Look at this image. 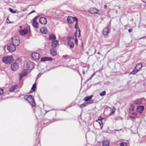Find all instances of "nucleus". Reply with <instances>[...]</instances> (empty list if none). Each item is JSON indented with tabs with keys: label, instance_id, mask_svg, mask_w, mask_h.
Wrapping results in <instances>:
<instances>
[{
	"label": "nucleus",
	"instance_id": "obj_1",
	"mask_svg": "<svg viewBox=\"0 0 146 146\" xmlns=\"http://www.w3.org/2000/svg\"><path fill=\"white\" fill-rule=\"evenodd\" d=\"M14 60V59L12 55L4 56L2 59L3 61L5 64H9Z\"/></svg>",
	"mask_w": 146,
	"mask_h": 146
},
{
	"label": "nucleus",
	"instance_id": "obj_2",
	"mask_svg": "<svg viewBox=\"0 0 146 146\" xmlns=\"http://www.w3.org/2000/svg\"><path fill=\"white\" fill-rule=\"evenodd\" d=\"M11 44L15 46H18L20 42L19 38L16 36H13L11 38Z\"/></svg>",
	"mask_w": 146,
	"mask_h": 146
},
{
	"label": "nucleus",
	"instance_id": "obj_3",
	"mask_svg": "<svg viewBox=\"0 0 146 146\" xmlns=\"http://www.w3.org/2000/svg\"><path fill=\"white\" fill-rule=\"evenodd\" d=\"M24 98L26 100L33 106H34L35 105V103L34 100L32 98V96L30 95L29 96H25Z\"/></svg>",
	"mask_w": 146,
	"mask_h": 146
},
{
	"label": "nucleus",
	"instance_id": "obj_4",
	"mask_svg": "<svg viewBox=\"0 0 146 146\" xmlns=\"http://www.w3.org/2000/svg\"><path fill=\"white\" fill-rule=\"evenodd\" d=\"M143 66L142 63H139L137 64L133 70L130 73V74H134L137 73L138 70Z\"/></svg>",
	"mask_w": 146,
	"mask_h": 146
},
{
	"label": "nucleus",
	"instance_id": "obj_5",
	"mask_svg": "<svg viewBox=\"0 0 146 146\" xmlns=\"http://www.w3.org/2000/svg\"><path fill=\"white\" fill-rule=\"evenodd\" d=\"M30 28L29 27L25 28L23 30L20 31V33L22 35H24L30 33Z\"/></svg>",
	"mask_w": 146,
	"mask_h": 146
},
{
	"label": "nucleus",
	"instance_id": "obj_6",
	"mask_svg": "<svg viewBox=\"0 0 146 146\" xmlns=\"http://www.w3.org/2000/svg\"><path fill=\"white\" fill-rule=\"evenodd\" d=\"M7 46V49L10 52H13L15 50L16 46L11 43L8 44Z\"/></svg>",
	"mask_w": 146,
	"mask_h": 146
},
{
	"label": "nucleus",
	"instance_id": "obj_7",
	"mask_svg": "<svg viewBox=\"0 0 146 146\" xmlns=\"http://www.w3.org/2000/svg\"><path fill=\"white\" fill-rule=\"evenodd\" d=\"M19 64L16 62L11 64V68L13 71H16L19 68Z\"/></svg>",
	"mask_w": 146,
	"mask_h": 146
},
{
	"label": "nucleus",
	"instance_id": "obj_8",
	"mask_svg": "<svg viewBox=\"0 0 146 146\" xmlns=\"http://www.w3.org/2000/svg\"><path fill=\"white\" fill-rule=\"evenodd\" d=\"M67 21L69 23H71L75 21H77V19L76 17H72L71 16L68 17L67 19Z\"/></svg>",
	"mask_w": 146,
	"mask_h": 146
},
{
	"label": "nucleus",
	"instance_id": "obj_9",
	"mask_svg": "<svg viewBox=\"0 0 146 146\" xmlns=\"http://www.w3.org/2000/svg\"><path fill=\"white\" fill-rule=\"evenodd\" d=\"M32 57L36 60H38L40 58V54L38 53L34 52L32 53Z\"/></svg>",
	"mask_w": 146,
	"mask_h": 146
},
{
	"label": "nucleus",
	"instance_id": "obj_10",
	"mask_svg": "<svg viewBox=\"0 0 146 146\" xmlns=\"http://www.w3.org/2000/svg\"><path fill=\"white\" fill-rule=\"evenodd\" d=\"M34 63L33 62L30 61L27 62L26 65V67L28 69L32 70L34 68Z\"/></svg>",
	"mask_w": 146,
	"mask_h": 146
},
{
	"label": "nucleus",
	"instance_id": "obj_11",
	"mask_svg": "<svg viewBox=\"0 0 146 146\" xmlns=\"http://www.w3.org/2000/svg\"><path fill=\"white\" fill-rule=\"evenodd\" d=\"M98 10L96 8H92L88 10V11L90 13L92 14H97L100 15V13H98L97 11Z\"/></svg>",
	"mask_w": 146,
	"mask_h": 146
},
{
	"label": "nucleus",
	"instance_id": "obj_12",
	"mask_svg": "<svg viewBox=\"0 0 146 146\" xmlns=\"http://www.w3.org/2000/svg\"><path fill=\"white\" fill-rule=\"evenodd\" d=\"M144 107L143 106H139L137 109V111L140 113H142V111L144 109Z\"/></svg>",
	"mask_w": 146,
	"mask_h": 146
},
{
	"label": "nucleus",
	"instance_id": "obj_13",
	"mask_svg": "<svg viewBox=\"0 0 146 146\" xmlns=\"http://www.w3.org/2000/svg\"><path fill=\"white\" fill-rule=\"evenodd\" d=\"M39 22L41 24L45 25L47 23V21L44 17H41L39 19Z\"/></svg>",
	"mask_w": 146,
	"mask_h": 146
},
{
	"label": "nucleus",
	"instance_id": "obj_14",
	"mask_svg": "<svg viewBox=\"0 0 146 146\" xmlns=\"http://www.w3.org/2000/svg\"><path fill=\"white\" fill-rule=\"evenodd\" d=\"M73 40L70 39L68 41V44L71 48H73L74 47V42Z\"/></svg>",
	"mask_w": 146,
	"mask_h": 146
},
{
	"label": "nucleus",
	"instance_id": "obj_15",
	"mask_svg": "<svg viewBox=\"0 0 146 146\" xmlns=\"http://www.w3.org/2000/svg\"><path fill=\"white\" fill-rule=\"evenodd\" d=\"M104 119L103 118H102L100 117H98V120H96V121L98 122L100 125V126L102 128L103 127L102 120Z\"/></svg>",
	"mask_w": 146,
	"mask_h": 146
},
{
	"label": "nucleus",
	"instance_id": "obj_16",
	"mask_svg": "<svg viewBox=\"0 0 146 146\" xmlns=\"http://www.w3.org/2000/svg\"><path fill=\"white\" fill-rule=\"evenodd\" d=\"M27 73V71L26 70H24L22 71L20 74V79L21 80L23 76L26 75Z\"/></svg>",
	"mask_w": 146,
	"mask_h": 146
},
{
	"label": "nucleus",
	"instance_id": "obj_17",
	"mask_svg": "<svg viewBox=\"0 0 146 146\" xmlns=\"http://www.w3.org/2000/svg\"><path fill=\"white\" fill-rule=\"evenodd\" d=\"M109 29L108 27H105L103 30V35L105 36H106L109 33Z\"/></svg>",
	"mask_w": 146,
	"mask_h": 146
},
{
	"label": "nucleus",
	"instance_id": "obj_18",
	"mask_svg": "<svg viewBox=\"0 0 146 146\" xmlns=\"http://www.w3.org/2000/svg\"><path fill=\"white\" fill-rule=\"evenodd\" d=\"M110 141L108 140H104L102 142L103 146H109Z\"/></svg>",
	"mask_w": 146,
	"mask_h": 146
},
{
	"label": "nucleus",
	"instance_id": "obj_19",
	"mask_svg": "<svg viewBox=\"0 0 146 146\" xmlns=\"http://www.w3.org/2000/svg\"><path fill=\"white\" fill-rule=\"evenodd\" d=\"M93 103V101L92 100V101L91 102H85L84 103H83L82 104H81L80 106V107L81 108H83L86 106H87L88 104H91Z\"/></svg>",
	"mask_w": 146,
	"mask_h": 146
},
{
	"label": "nucleus",
	"instance_id": "obj_20",
	"mask_svg": "<svg viewBox=\"0 0 146 146\" xmlns=\"http://www.w3.org/2000/svg\"><path fill=\"white\" fill-rule=\"evenodd\" d=\"M52 46L53 48H56L58 44V42L57 40L53 41L52 42Z\"/></svg>",
	"mask_w": 146,
	"mask_h": 146
},
{
	"label": "nucleus",
	"instance_id": "obj_21",
	"mask_svg": "<svg viewBox=\"0 0 146 146\" xmlns=\"http://www.w3.org/2000/svg\"><path fill=\"white\" fill-rule=\"evenodd\" d=\"M52 58H50L46 57H44L42 58L40 60L42 61H46L47 60H50L51 61L52 60Z\"/></svg>",
	"mask_w": 146,
	"mask_h": 146
},
{
	"label": "nucleus",
	"instance_id": "obj_22",
	"mask_svg": "<svg viewBox=\"0 0 146 146\" xmlns=\"http://www.w3.org/2000/svg\"><path fill=\"white\" fill-rule=\"evenodd\" d=\"M133 102L135 104L139 105L142 103V100L140 99H138L134 101Z\"/></svg>",
	"mask_w": 146,
	"mask_h": 146
},
{
	"label": "nucleus",
	"instance_id": "obj_23",
	"mask_svg": "<svg viewBox=\"0 0 146 146\" xmlns=\"http://www.w3.org/2000/svg\"><path fill=\"white\" fill-rule=\"evenodd\" d=\"M40 31L42 33L44 34H46L47 32V30L45 27H43L41 28L40 29Z\"/></svg>",
	"mask_w": 146,
	"mask_h": 146
},
{
	"label": "nucleus",
	"instance_id": "obj_24",
	"mask_svg": "<svg viewBox=\"0 0 146 146\" xmlns=\"http://www.w3.org/2000/svg\"><path fill=\"white\" fill-rule=\"evenodd\" d=\"M51 54L53 56H55L57 54L56 50L54 49H52L50 50Z\"/></svg>",
	"mask_w": 146,
	"mask_h": 146
},
{
	"label": "nucleus",
	"instance_id": "obj_25",
	"mask_svg": "<svg viewBox=\"0 0 146 146\" xmlns=\"http://www.w3.org/2000/svg\"><path fill=\"white\" fill-rule=\"evenodd\" d=\"M32 24L35 28H37L38 27V23L37 21H33Z\"/></svg>",
	"mask_w": 146,
	"mask_h": 146
},
{
	"label": "nucleus",
	"instance_id": "obj_26",
	"mask_svg": "<svg viewBox=\"0 0 146 146\" xmlns=\"http://www.w3.org/2000/svg\"><path fill=\"white\" fill-rule=\"evenodd\" d=\"M17 87V85H14L12 86L11 87L10 89H9V91L11 92H13L16 89V88Z\"/></svg>",
	"mask_w": 146,
	"mask_h": 146
},
{
	"label": "nucleus",
	"instance_id": "obj_27",
	"mask_svg": "<svg viewBox=\"0 0 146 146\" xmlns=\"http://www.w3.org/2000/svg\"><path fill=\"white\" fill-rule=\"evenodd\" d=\"M75 36L76 37H79L80 36V31L79 29L75 33Z\"/></svg>",
	"mask_w": 146,
	"mask_h": 146
},
{
	"label": "nucleus",
	"instance_id": "obj_28",
	"mask_svg": "<svg viewBox=\"0 0 146 146\" xmlns=\"http://www.w3.org/2000/svg\"><path fill=\"white\" fill-rule=\"evenodd\" d=\"M93 96L91 95L90 96L86 97L84 98V100L86 101H88L90 100L92 97Z\"/></svg>",
	"mask_w": 146,
	"mask_h": 146
},
{
	"label": "nucleus",
	"instance_id": "obj_29",
	"mask_svg": "<svg viewBox=\"0 0 146 146\" xmlns=\"http://www.w3.org/2000/svg\"><path fill=\"white\" fill-rule=\"evenodd\" d=\"M49 40L56 39V36L54 34H51L49 36Z\"/></svg>",
	"mask_w": 146,
	"mask_h": 146
},
{
	"label": "nucleus",
	"instance_id": "obj_30",
	"mask_svg": "<svg viewBox=\"0 0 146 146\" xmlns=\"http://www.w3.org/2000/svg\"><path fill=\"white\" fill-rule=\"evenodd\" d=\"M36 88V84L35 83L33 84V86L32 88H31V90H32L33 91H35V89Z\"/></svg>",
	"mask_w": 146,
	"mask_h": 146
},
{
	"label": "nucleus",
	"instance_id": "obj_31",
	"mask_svg": "<svg viewBox=\"0 0 146 146\" xmlns=\"http://www.w3.org/2000/svg\"><path fill=\"white\" fill-rule=\"evenodd\" d=\"M106 94V92L105 91H104L103 92H101L100 93V96H102L105 95Z\"/></svg>",
	"mask_w": 146,
	"mask_h": 146
},
{
	"label": "nucleus",
	"instance_id": "obj_32",
	"mask_svg": "<svg viewBox=\"0 0 146 146\" xmlns=\"http://www.w3.org/2000/svg\"><path fill=\"white\" fill-rule=\"evenodd\" d=\"M111 111L110 115H111L112 113L114 112L115 111V109L114 107H112V108L111 109Z\"/></svg>",
	"mask_w": 146,
	"mask_h": 146
},
{
	"label": "nucleus",
	"instance_id": "obj_33",
	"mask_svg": "<svg viewBox=\"0 0 146 146\" xmlns=\"http://www.w3.org/2000/svg\"><path fill=\"white\" fill-rule=\"evenodd\" d=\"M120 146H127L126 143L124 142H121L120 143Z\"/></svg>",
	"mask_w": 146,
	"mask_h": 146
},
{
	"label": "nucleus",
	"instance_id": "obj_34",
	"mask_svg": "<svg viewBox=\"0 0 146 146\" xmlns=\"http://www.w3.org/2000/svg\"><path fill=\"white\" fill-rule=\"evenodd\" d=\"M9 10L10 11V12L12 13H15L16 12L15 11H14L13 9L11 8H9Z\"/></svg>",
	"mask_w": 146,
	"mask_h": 146
},
{
	"label": "nucleus",
	"instance_id": "obj_35",
	"mask_svg": "<svg viewBox=\"0 0 146 146\" xmlns=\"http://www.w3.org/2000/svg\"><path fill=\"white\" fill-rule=\"evenodd\" d=\"M76 21V23H75V27H74L75 29H77L78 27V20L77 19V21Z\"/></svg>",
	"mask_w": 146,
	"mask_h": 146
},
{
	"label": "nucleus",
	"instance_id": "obj_36",
	"mask_svg": "<svg viewBox=\"0 0 146 146\" xmlns=\"http://www.w3.org/2000/svg\"><path fill=\"white\" fill-rule=\"evenodd\" d=\"M130 106L131 108H132L131 110L132 111H134V106L133 104H130Z\"/></svg>",
	"mask_w": 146,
	"mask_h": 146
},
{
	"label": "nucleus",
	"instance_id": "obj_37",
	"mask_svg": "<svg viewBox=\"0 0 146 146\" xmlns=\"http://www.w3.org/2000/svg\"><path fill=\"white\" fill-rule=\"evenodd\" d=\"M38 17V16H36L35 17L33 20V21H36V20L37 19Z\"/></svg>",
	"mask_w": 146,
	"mask_h": 146
},
{
	"label": "nucleus",
	"instance_id": "obj_38",
	"mask_svg": "<svg viewBox=\"0 0 146 146\" xmlns=\"http://www.w3.org/2000/svg\"><path fill=\"white\" fill-rule=\"evenodd\" d=\"M132 114L134 117H136L137 115V113L135 112L133 113H132Z\"/></svg>",
	"mask_w": 146,
	"mask_h": 146
},
{
	"label": "nucleus",
	"instance_id": "obj_39",
	"mask_svg": "<svg viewBox=\"0 0 146 146\" xmlns=\"http://www.w3.org/2000/svg\"><path fill=\"white\" fill-rule=\"evenodd\" d=\"M3 90L2 89H0V94H1L3 93Z\"/></svg>",
	"mask_w": 146,
	"mask_h": 146
},
{
	"label": "nucleus",
	"instance_id": "obj_40",
	"mask_svg": "<svg viewBox=\"0 0 146 146\" xmlns=\"http://www.w3.org/2000/svg\"><path fill=\"white\" fill-rule=\"evenodd\" d=\"M129 117L130 118H131V119H134L135 118L133 116H129Z\"/></svg>",
	"mask_w": 146,
	"mask_h": 146
},
{
	"label": "nucleus",
	"instance_id": "obj_41",
	"mask_svg": "<svg viewBox=\"0 0 146 146\" xmlns=\"http://www.w3.org/2000/svg\"><path fill=\"white\" fill-rule=\"evenodd\" d=\"M142 38H145V39H146V36H145V37H142L140 38L139 39H142Z\"/></svg>",
	"mask_w": 146,
	"mask_h": 146
},
{
	"label": "nucleus",
	"instance_id": "obj_42",
	"mask_svg": "<svg viewBox=\"0 0 146 146\" xmlns=\"http://www.w3.org/2000/svg\"><path fill=\"white\" fill-rule=\"evenodd\" d=\"M107 5H106V4L104 5V8L105 9H106L107 8Z\"/></svg>",
	"mask_w": 146,
	"mask_h": 146
},
{
	"label": "nucleus",
	"instance_id": "obj_43",
	"mask_svg": "<svg viewBox=\"0 0 146 146\" xmlns=\"http://www.w3.org/2000/svg\"><path fill=\"white\" fill-rule=\"evenodd\" d=\"M92 76H91L90 77V78H89V79H88V80H87V81H88L89 80H90V79H92Z\"/></svg>",
	"mask_w": 146,
	"mask_h": 146
},
{
	"label": "nucleus",
	"instance_id": "obj_44",
	"mask_svg": "<svg viewBox=\"0 0 146 146\" xmlns=\"http://www.w3.org/2000/svg\"><path fill=\"white\" fill-rule=\"evenodd\" d=\"M132 31V29H129L128 30V31L129 33H131Z\"/></svg>",
	"mask_w": 146,
	"mask_h": 146
},
{
	"label": "nucleus",
	"instance_id": "obj_45",
	"mask_svg": "<svg viewBox=\"0 0 146 146\" xmlns=\"http://www.w3.org/2000/svg\"><path fill=\"white\" fill-rule=\"evenodd\" d=\"M35 12V10H33V11H31L30 13H30H34V12Z\"/></svg>",
	"mask_w": 146,
	"mask_h": 146
},
{
	"label": "nucleus",
	"instance_id": "obj_46",
	"mask_svg": "<svg viewBox=\"0 0 146 146\" xmlns=\"http://www.w3.org/2000/svg\"><path fill=\"white\" fill-rule=\"evenodd\" d=\"M143 2L146 3V0H143Z\"/></svg>",
	"mask_w": 146,
	"mask_h": 146
},
{
	"label": "nucleus",
	"instance_id": "obj_47",
	"mask_svg": "<svg viewBox=\"0 0 146 146\" xmlns=\"http://www.w3.org/2000/svg\"><path fill=\"white\" fill-rule=\"evenodd\" d=\"M77 41H78L77 39L76 38V40H75V42L76 43H77Z\"/></svg>",
	"mask_w": 146,
	"mask_h": 146
},
{
	"label": "nucleus",
	"instance_id": "obj_48",
	"mask_svg": "<svg viewBox=\"0 0 146 146\" xmlns=\"http://www.w3.org/2000/svg\"><path fill=\"white\" fill-rule=\"evenodd\" d=\"M97 54H101V53H100L99 52H98L97 53Z\"/></svg>",
	"mask_w": 146,
	"mask_h": 146
},
{
	"label": "nucleus",
	"instance_id": "obj_49",
	"mask_svg": "<svg viewBox=\"0 0 146 146\" xmlns=\"http://www.w3.org/2000/svg\"><path fill=\"white\" fill-rule=\"evenodd\" d=\"M93 76H94V74H93L91 76H92V77H93Z\"/></svg>",
	"mask_w": 146,
	"mask_h": 146
},
{
	"label": "nucleus",
	"instance_id": "obj_50",
	"mask_svg": "<svg viewBox=\"0 0 146 146\" xmlns=\"http://www.w3.org/2000/svg\"><path fill=\"white\" fill-rule=\"evenodd\" d=\"M7 20H8V17L7 18Z\"/></svg>",
	"mask_w": 146,
	"mask_h": 146
},
{
	"label": "nucleus",
	"instance_id": "obj_51",
	"mask_svg": "<svg viewBox=\"0 0 146 146\" xmlns=\"http://www.w3.org/2000/svg\"><path fill=\"white\" fill-rule=\"evenodd\" d=\"M7 23H9L8 22V21H7ZM9 23H10V22H9Z\"/></svg>",
	"mask_w": 146,
	"mask_h": 146
}]
</instances>
